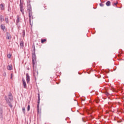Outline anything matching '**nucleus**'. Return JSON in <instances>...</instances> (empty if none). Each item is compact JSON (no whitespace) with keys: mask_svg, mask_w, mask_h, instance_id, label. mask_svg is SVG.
I'll use <instances>...</instances> for the list:
<instances>
[{"mask_svg":"<svg viewBox=\"0 0 124 124\" xmlns=\"http://www.w3.org/2000/svg\"><path fill=\"white\" fill-rule=\"evenodd\" d=\"M2 113H3L2 108H0V119H3V118Z\"/></svg>","mask_w":124,"mask_h":124,"instance_id":"obj_7","label":"nucleus"},{"mask_svg":"<svg viewBox=\"0 0 124 124\" xmlns=\"http://www.w3.org/2000/svg\"><path fill=\"white\" fill-rule=\"evenodd\" d=\"M30 109H31V106H30V105H29L27 107V111H30Z\"/></svg>","mask_w":124,"mask_h":124,"instance_id":"obj_18","label":"nucleus"},{"mask_svg":"<svg viewBox=\"0 0 124 124\" xmlns=\"http://www.w3.org/2000/svg\"><path fill=\"white\" fill-rule=\"evenodd\" d=\"M38 104L37 106V112H39V104L40 103V95L39 93L38 94Z\"/></svg>","mask_w":124,"mask_h":124,"instance_id":"obj_4","label":"nucleus"},{"mask_svg":"<svg viewBox=\"0 0 124 124\" xmlns=\"http://www.w3.org/2000/svg\"><path fill=\"white\" fill-rule=\"evenodd\" d=\"M46 39H42L41 40V43H42V44L44 43V42H46Z\"/></svg>","mask_w":124,"mask_h":124,"instance_id":"obj_17","label":"nucleus"},{"mask_svg":"<svg viewBox=\"0 0 124 124\" xmlns=\"http://www.w3.org/2000/svg\"><path fill=\"white\" fill-rule=\"evenodd\" d=\"M7 39H11V36H8L7 37Z\"/></svg>","mask_w":124,"mask_h":124,"instance_id":"obj_25","label":"nucleus"},{"mask_svg":"<svg viewBox=\"0 0 124 124\" xmlns=\"http://www.w3.org/2000/svg\"><path fill=\"white\" fill-rule=\"evenodd\" d=\"M4 76H6V73H5L4 74Z\"/></svg>","mask_w":124,"mask_h":124,"instance_id":"obj_31","label":"nucleus"},{"mask_svg":"<svg viewBox=\"0 0 124 124\" xmlns=\"http://www.w3.org/2000/svg\"><path fill=\"white\" fill-rule=\"evenodd\" d=\"M22 33H23V36H25V30L23 31Z\"/></svg>","mask_w":124,"mask_h":124,"instance_id":"obj_26","label":"nucleus"},{"mask_svg":"<svg viewBox=\"0 0 124 124\" xmlns=\"http://www.w3.org/2000/svg\"><path fill=\"white\" fill-rule=\"evenodd\" d=\"M20 46L22 48H24V41H20Z\"/></svg>","mask_w":124,"mask_h":124,"instance_id":"obj_9","label":"nucleus"},{"mask_svg":"<svg viewBox=\"0 0 124 124\" xmlns=\"http://www.w3.org/2000/svg\"><path fill=\"white\" fill-rule=\"evenodd\" d=\"M19 22H20V17H19V16H17V20L16 21V25H18V23H19Z\"/></svg>","mask_w":124,"mask_h":124,"instance_id":"obj_11","label":"nucleus"},{"mask_svg":"<svg viewBox=\"0 0 124 124\" xmlns=\"http://www.w3.org/2000/svg\"><path fill=\"white\" fill-rule=\"evenodd\" d=\"M8 70H12V69H13L12 65H8Z\"/></svg>","mask_w":124,"mask_h":124,"instance_id":"obj_13","label":"nucleus"},{"mask_svg":"<svg viewBox=\"0 0 124 124\" xmlns=\"http://www.w3.org/2000/svg\"><path fill=\"white\" fill-rule=\"evenodd\" d=\"M22 111H23L24 114H25V112H26V108H25V107L22 108Z\"/></svg>","mask_w":124,"mask_h":124,"instance_id":"obj_20","label":"nucleus"},{"mask_svg":"<svg viewBox=\"0 0 124 124\" xmlns=\"http://www.w3.org/2000/svg\"><path fill=\"white\" fill-rule=\"evenodd\" d=\"M23 85L24 89H27V83L24 78L22 79Z\"/></svg>","mask_w":124,"mask_h":124,"instance_id":"obj_6","label":"nucleus"},{"mask_svg":"<svg viewBox=\"0 0 124 124\" xmlns=\"http://www.w3.org/2000/svg\"><path fill=\"white\" fill-rule=\"evenodd\" d=\"M27 10L29 15V19H33V16H32V11L31 9V3L29 2L27 4Z\"/></svg>","mask_w":124,"mask_h":124,"instance_id":"obj_3","label":"nucleus"},{"mask_svg":"<svg viewBox=\"0 0 124 124\" xmlns=\"http://www.w3.org/2000/svg\"><path fill=\"white\" fill-rule=\"evenodd\" d=\"M7 57L9 58V59H11V54H9L7 55Z\"/></svg>","mask_w":124,"mask_h":124,"instance_id":"obj_22","label":"nucleus"},{"mask_svg":"<svg viewBox=\"0 0 124 124\" xmlns=\"http://www.w3.org/2000/svg\"><path fill=\"white\" fill-rule=\"evenodd\" d=\"M44 7H45V9H47V8H46V7H47V6L45 5Z\"/></svg>","mask_w":124,"mask_h":124,"instance_id":"obj_29","label":"nucleus"},{"mask_svg":"<svg viewBox=\"0 0 124 124\" xmlns=\"http://www.w3.org/2000/svg\"><path fill=\"white\" fill-rule=\"evenodd\" d=\"M106 4L107 6H110L111 5V2L110 1H108Z\"/></svg>","mask_w":124,"mask_h":124,"instance_id":"obj_12","label":"nucleus"},{"mask_svg":"<svg viewBox=\"0 0 124 124\" xmlns=\"http://www.w3.org/2000/svg\"><path fill=\"white\" fill-rule=\"evenodd\" d=\"M30 24L31 25V27L32 26V24L31 23V19H29Z\"/></svg>","mask_w":124,"mask_h":124,"instance_id":"obj_21","label":"nucleus"},{"mask_svg":"<svg viewBox=\"0 0 124 124\" xmlns=\"http://www.w3.org/2000/svg\"><path fill=\"white\" fill-rule=\"evenodd\" d=\"M8 11H9V12L11 11V9L10 8V7L9 6L8 9Z\"/></svg>","mask_w":124,"mask_h":124,"instance_id":"obj_24","label":"nucleus"},{"mask_svg":"<svg viewBox=\"0 0 124 124\" xmlns=\"http://www.w3.org/2000/svg\"><path fill=\"white\" fill-rule=\"evenodd\" d=\"M12 74H11V79H12Z\"/></svg>","mask_w":124,"mask_h":124,"instance_id":"obj_30","label":"nucleus"},{"mask_svg":"<svg viewBox=\"0 0 124 124\" xmlns=\"http://www.w3.org/2000/svg\"><path fill=\"white\" fill-rule=\"evenodd\" d=\"M5 21L6 24H9V20L8 19V17H6L5 18Z\"/></svg>","mask_w":124,"mask_h":124,"instance_id":"obj_8","label":"nucleus"},{"mask_svg":"<svg viewBox=\"0 0 124 124\" xmlns=\"http://www.w3.org/2000/svg\"><path fill=\"white\" fill-rule=\"evenodd\" d=\"M5 99L6 101V103L10 106V108H12V104H11V101L13 100V96H12V93H9V94L7 96H5Z\"/></svg>","mask_w":124,"mask_h":124,"instance_id":"obj_2","label":"nucleus"},{"mask_svg":"<svg viewBox=\"0 0 124 124\" xmlns=\"http://www.w3.org/2000/svg\"><path fill=\"white\" fill-rule=\"evenodd\" d=\"M99 5H100V6H101V7L104 6V4H103L102 3H100L99 4Z\"/></svg>","mask_w":124,"mask_h":124,"instance_id":"obj_23","label":"nucleus"},{"mask_svg":"<svg viewBox=\"0 0 124 124\" xmlns=\"http://www.w3.org/2000/svg\"><path fill=\"white\" fill-rule=\"evenodd\" d=\"M30 81H31L30 76L29 75L28 73H27L26 74V82L27 84H29V83H30Z\"/></svg>","mask_w":124,"mask_h":124,"instance_id":"obj_5","label":"nucleus"},{"mask_svg":"<svg viewBox=\"0 0 124 124\" xmlns=\"http://www.w3.org/2000/svg\"><path fill=\"white\" fill-rule=\"evenodd\" d=\"M32 48H33L34 52L32 54V62L33 69V77L35 79H36V76L38 75V72L36 70V58L35 55V46L34 44L32 46Z\"/></svg>","mask_w":124,"mask_h":124,"instance_id":"obj_1","label":"nucleus"},{"mask_svg":"<svg viewBox=\"0 0 124 124\" xmlns=\"http://www.w3.org/2000/svg\"><path fill=\"white\" fill-rule=\"evenodd\" d=\"M27 124H29V123H27Z\"/></svg>","mask_w":124,"mask_h":124,"instance_id":"obj_32","label":"nucleus"},{"mask_svg":"<svg viewBox=\"0 0 124 124\" xmlns=\"http://www.w3.org/2000/svg\"><path fill=\"white\" fill-rule=\"evenodd\" d=\"M117 4H118V2L113 3V5H117Z\"/></svg>","mask_w":124,"mask_h":124,"instance_id":"obj_27","label":"nucleus"},{"mask_svg":"<svg viewBox=\"0 0 124 124\" xmlns=\"http://www.w3.org/2000/svg\"><path fill=\"white\" fill-rule=\"evenodd\" d=\"M0 8L2 10H3V9H4V6H3V4H0Z\"/></svg>","mask_w":124,"mask_h":124,"instance_id":"obj_14","label":"nucleus"},{"mask_svg":"<svg viewBox=\"0 0 124 124\" xmlns=\"http://www.w3.org/2000/svg\"><path fill=\"white\" fill-rule=\"evenodd\" d=\"M20 10L21 12L22 13V14H24V9L23 8L20 9Z\"/></svg>","mask_w":124,"mask_h":124,"instance_id":"obj_19","label":"nucleus"},{"mask_svg":"<svg viewBox=\"0 0 124 124\" xmlns=\"http://www.w3.org/2000/svg\"><path fill=\"white\" fill-rule=\"evenodd\" d=\"M96 103H98V102H99V100H96Z\"/></svg>","mask_w":124,"mask_h":124,"instance_id":"obj_28","label":"nucleus"},{"mask_svg":"<svg viewBox=\"0 0 124 124\" xmlns=\"http://www.w3.org/2000/svg\"><path fill=\"white\" fill-rule=\"evenodd\" d=\"M20 9L24 8V6L22 3V1L20 0V4H19Z\"/></svg>","mask_w":124,"mask_h":124,"instance_id":"obj_10","label":"nucleus"},{"mask_svg":"<svg viewBox=\"0 0 124 124\" xmlns=\"http://www.w3.org/2000/svg\"><path fill=\"white\" fill-rule=\"evenodd\" d=\"M0 28H1V30H2L3 31V30H4V29H5V26L2 24L0 26Z\"/></svg>","mask_w":124,"mask_h":124,"instance_id":"obj_16","label":"nucleus"},{"mask_svg":"<svg viewBox=\"0 0 124 124\" xmlns=\"http://www.w3.org/2000/svg\"><path fill=\"white\" fill-rule=\"evenodd\" d=\"M0 22H3V21H4V18H3V17H2V16H0Z\"/></svg>","mask_w":124,"mask_h":124,"instance_id":"obj_15","label":"nucleus"}]
</instances>
